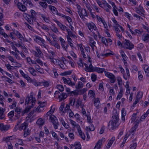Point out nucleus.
Segmentation results:
<instances>
[{
	"instance_id": "4d7b16f0",
	"label": "nucleus",
	"mask_w": 149,
	"mask_h": 149,
	"mask_svg": "<svg viewBox=\"0 0 149 149\" xmlns=\"http://www.w3.org/2000/svg\"><path fill=\"white\" fill-rule=\"evenodd\" d=\"M75 102V98H70V99L69 105L74 106Z\"/></svg>"
},
{
	"instance_id": "c9c22d12",
	"label": "nucleus",
	"mask_w": 149,
	"mask_h": 149,
	"mask_svg": "<svg viewBox=\"0 0 149 149\" xmlns=\"http://www.w3.org/2000/svg\"><path fill=\"white\" fill-rule=\"evenodd\" d=\"M115 137H112L110 140L109 141L108 144L107 146V148H109L111 147L112 144H113L114 141L115 140Z\"/></svg>"
},
{
	"instance_id": "20e7f679",
	"label": "nucleus",
	"mask_w": 149,
	"mask_h": 149,
	"mask_svg": "<svg viewBox=\"0 0 149 149\" xmlns=\"http://www.w3.org/2000/svg\"><path fill=\"white\" fill-rule=\"evenodd\" d=\"M125 41L124 43L123 47L130 50H131L134 48V45L129 40L127 39L125 40Z\"/></svg>"
},
{
	"instance_id": "a878e982",
	"label": "nucleus",
	"mask_w": 149,
	"mask_h": 149,
	"mask_svg": "<svg viewBox=\"0 0 149 149\" xmlns=\"http://www.w3.org/2000/svg\"><path fill=\"white\" fill-rule=\"evenodd\" d=\"M121 111V120L122 121L124 122L125 121V116L126 115V113L125 109L123 108Z\"/></svg>"
},
{
	"instance_id": "bb28decb",
	"label": "nucleus",
	"mask_w": 149,
	"mask_h": 149,
	"mask_svg": "<svg viewBox=\"0 0 149 149\" xmlns=\"http://www.w3.org/2000/svg\"><path fill=\"white\" fill-rule=\"evenodd\" d=\"M66 31L68 33V35L66 36H68L69 37H73L74 38H76V36L68 28Z\"/></svg>"
},
{
	"instance_id": "864d4df0",
	"label": "nucleus",
	"mask_w": 149,
	"mask_h": 149,
	"mask_svg": "<svg viewBox=\"0 0 149 149\" xmlns=\"http://www.w3.org/2000/svg\"><path fill=\"white\" fill-rule=\"evenodd\" d=\"M31 83L33 85L36 86H40V82H37L36 80H32L31 81Z\"/></svg>"
},
{
	"instance_id": "aec40b11",
	"label": "nucleus",
	"mask_w": 149,
	"mask_h": 149,
	"mask_svg": "<svg viewBox=\"0 0 149 149\" xmlns=\"http://www.w3.org/2000/svg\"><path fill=\"white\" fill-rule=\"evenodd\" d=\"M28 124L27 122H25L21 124L20 126L18 127V130H24L28 127Z\"/></svg>"
},
{
	"instance_id": "ddd939ff",
	"label": "nucleus",
	"mask_w": 149,
	"mask_h": 149,
	"mask_svg": "<svg viewBox=\"0 0 149 149\" xmlns=\"http://www.w3.org/2000/svg\"><path fill=\"white\" fill-rule=\"evenodd\" d=\"M136 9L137 13L138 14L142 16L144 15L145 11L142 6H139L138 8H136Z\"/></svg>"
},
{
	"instance_id": "13d9d810",
	"label": "nucleus",
	"mask_w": 149,
	"mask_h": 149,
	"mask_svg": "<svg viewBox=\"0 0 149 149\" xmlns=\"http://www.w3.org/2000/svg\"><path fill=\"white\" fill-rule=\"evenodd\" d=\"M17 103V102L15 100H14V101L12 103V104L11 105H10L9 106V107L11 109H13L14 107H16Z\"/></svg>"
},
{
	"instance_id": "09e8293b",
	"label": "nucleus",
	"mask_w": 149,
	"mask_h": 149,
	"mask_svg": "<svg viewBox=\"0 0 149 149\" xmlns=\"http://www.w3.org/2000/svg\"><path fill=\"white\" fill-rule=\"evenodd\" d=\"M120 54L121 56L123 57L124 61H125V59L127 58L124 52V51L122 50H121L120 52Z\"/></svg>"
},
{
	"instance_id": "37998d69",
	"label": "nucleus",
	"mask_w": 149,
	"mask_h": 149,
	"mask_svg": "<svg viewBox=\"0 0 149 149\" xmlns=\"http://www.w3.org/2000/svg\"><path fill=\"white\" fill-rule=\"evenodd\" d=\"M76 6H77V9L78 10V13L79 14V15H80L82 16L81 12L82 11H83V9H82L81 8V6L79 5L78 4H77L76 5Z\"/></svg>"
},
{
	"instance_id": "5701e85b",
	"label": "nucleus",
	"mask_w": 149,
	"mask_h": 149,
	"mask_svg": "<svg viewBox=\"0 0 149 149\" xmlns=\"http://www.w3.org/2000/svg\"><path fill=\"white\" fill-rule=\"evenodd\" d=\"M36 41H37L38 40H39L41 42V43H42V44L43 45V46L44 47H45L46 49H47V45H46L45 44V41L41 37H40L38 36H36Z\"/></svg>"
},
{
	"instance_id": "f03ea898",
	"label": "nucleus",
	"mask_w": 149,
	"mask_h": 149,
	"mask_svg": "<svg viewBox=\"0 0 149 149\" xmlns=\"http://www.w3.org/2000/svg\"><path fill=\"white\" fill-rule=\"evenodd\" d=\"M54 97L57 99H59V101L61 102L62 100L65 99L68 97L67 94L63 93H61L58 91H55L54 95Z\"/></svg>"
},
{
	"instance_id": "e433bc0d",
	"label": "nucleus",
	"mask_w": 149,
	"mask_h": 149,
	"mask_svg": "<svg viewBox=\"0 0 149 149\" xmlns=\"http://www.w3.org/2000/svg\"><path fill=\"white\" fill-rule=\"evenodd\" d=\"M94 104L97 108L100 106V103L99 98H95L94 100Z\"/></svg>"
},
{
	"instance_id": "9b49d317",
	"label": "nucleus",
	"mask_w": 149,
	"mask_h": 149,
	"mask_svg": "<svg viewBox=\"0 0 149 149\" xmlns=\"http://www.w3.org/2000/svg\"><path fill=\"white\" fill-rule=\"evenodd\" d=\"M102 4L104 8H105L106 11L107 12H109L111 8V6L105 0L103 1Z\"/></svg>"
},
{
	"instance_id": "3c124183",
	"label": "nucleus",
	"mask_w": 149,
	"mask_h": 149,
	"mask_svg": "<svg viewBox=\"0 0 149 149\" xmlns=\"http://www.w3.org/2000/svg\"><path fill=\"white\" fill-rule=\"evenodd\" d=\"M80 136L83 139V140H85V136L83 133L81 131V130H80L78 131Z\"/></svg>"
},
{
	"instance_id": "cd10ccee",
	"label": "nucleus",
	"mask_w": 149,
	"mask_h": 149,
	"mask_svg": "<svg viewBox=\"0 0 149 149\" xmlns=\"http://www.w3.org/2000/svg\"><path fill=\"white\" fill-rule=\"evenodd\" d=\"M31 15H29L28 14H27L26 13H25V14L26 15L29 17H31V18H32L33 19H36V12H35V11L33 10H31L30 11Z\"/></svg>"
},
{
	"instance_id": "8fccbe9b",
	"label": "nucleus",
	"mask_w": 149,
	"mask_h": 149,
	"mask_svg": "<svg viewBox=\"0 0 149 149\" xmlns=\"http://www.w3.org/2000/svg\"><path fill=\"white\" fill-rule=\"evenodd\" d=\"M125 69H126L127 75V77H125V76L124 75H123V77L125 80H127V78H129L130 77V71H129L128 68H126Z\"/></svg>"
},
{
	"instance_id": "a19ab883",
	"label": "nucleus",
	"mask_w": 149,
	"mask_h": 149,
	"mask_svg": "<svg viewBox=\"0 0 149 149\" xmlns=\"http://www.w3.org/2000/svg\"><path fill=\"white\" fill-rule=\"evenodd\" d=\"M101 41L106 46H108L107 40L104 37H102L101 38Z\"/></svg>"
},
{
	"instance_id": "c03bdc74",
	"label": "nucleus",
	"mask_w": 149,
	"mask_h": 149,
	"mask_svg": "<svg viewBox=\"0 0 149 149\" xmlns=\"http://www.w3.org/2000/svg\"><path fill=\"white\" fill-rule=\"evenodd\" d=\"M24 130V137H27L30 134V131L29 129H26Z\"/></svg>"
},
{
	"instance_id": "2f4dec72",
	"label": "nucleus",
	"mask_w": 149,
	"mask_h": 149,
	"mask_svg": "<svg viewBox=\"0 0 149 149\" xmlns=\"http://www.w3.org/2000/svg\"><path fill=\"white\" fill-rule=\"evenodd\" d=\"M28 70L30 73L34 76H36L37 75L35 72H36V70L33 67H29L28 68Z\"/></svg>"
},
{
	"instance_id": "423d86ee",
	"label": "nucleus",
	"mask_w": 149,
	"mask_h": 149,
	"mask_svg": "<svg viewBox=\"0 0 149 149\" xmlns=\"http://www.w3.org/2000/svg\"><path fill=\"white\" fill-rule=\"evenodd\" d=\"M84 65L85 67V70L87 72H95V68L96 67H93L91 63L89 65L86 63H84Z\"/></svg>"
},
{
	"instance_id": "f8f14e48",
	"label": "nucleus",
	"mask_w": 149,
	"mask_h": 149,
	"mask_svg": "<svg viewBox=\"0 0 149 149\" xmlns=\"http://www.w3.org/2000/svg\"><path fill=\"white\" fill-rule=\"evenodd\" d=\"M62 79L65 84H67L72 86H73L75 85V84L74 83L72 82L71 81L69 78H66L65 77H62Z\"/></svg>"
},
{
	"instance_id": "e2e57ef3",
	"label": "nucleus",
	"mask_w": 149,
	"mask_h": 149,
	"mask_svg": "<svg viewBox=\"0 0 149 149\" xmlns=\"http://www.w3.org/2000/svg\"><path fill=\"white\" fill-rule=\"evenodd\" d=\"M43 109L41 108L39 106H38L36 109V111L37 113H39L42 112L43 110Z\"/></svg>"
},
{
	"instance_id": "f704fd0d",
	"label": "nucleus",
	"mask_w": 149,
	"mask_h": 149,
	"mask_svg": "<svg viewBox=\"0 0 149 149\" xmlns=\"http://www.w3.org/2000/svg\"><path fill=\"white\" fill-rule=\"evenodd\" d=\"M105 69L104 68H100L96 67L95 68V72H96L99 73H102L104 72H105Z\"/></svg>"
},
{
	"instance_id": "bf43d9fd",
	"label": "nucleus",
	"mask_w": 149,
	"mask_h": 149,
	"mask_svg": "<svg viewBox=\"0 0 149 149\" xmlns=\"http://www.w3.org/2000/svg\"><path fill=\"white\" fill-rule=\"evenodd\" d=\"M50 133L52 135V136L55 139L58 140V136L57 134L54 132L53 131H50Z\"/></svg>"
},
{
	"instance_id": "9d476101",
	"label": "nucleus",
	"mask_w": 149,
	"mask_h": 149,
	"mask_svg": "<svg viewBox=\"0 0 149 149\" xmlns=\"http://www.w3.org/2000/svg\"><path fill=\"white\" fill-rule=\"evenodd\" d=\"M38 15L42 18L44 21L46 23H49L50 21L49 16L45 13H39Z\"/></svg>"
},
{
	"instance_id": "58836bf2",
	"label": "nucleus",
	"mask_w": 149,
	"mask_h": 149,
	"mask_svg": "<svg viewBox=\"0 0 149 149\" xmlns=\"http://www.w3.org/2000/svg\"><path fill=\"white\" fill-rule=\"evenodd\" d=\"M83 87V83L80 81L78 82L77 84L75 86V88L77 89H79Z\"/></svg>"
},
{
	"instance_id": "a211bd4d",
	"label": "nucleus",
	"mask_w": 149,
	"mask_h": 149,
	"mask_svg": "<svg viewBox=\"0 0 149 149\" xmlns=\"http://www.w3.org/2000/svg\"><path fill=\"white\" fill-rule=\"evenodd\" d=\"M10 126L8 125H4L3 123L0 124V130L6 131L9 129Z\"/></svg>"
},
{
	"instance_id": "dca6fc26",
	"label": "nucleus",
	"mask_w": 149,
	"mask_h": 149,
	"mask_svg": "<svg viewBox=\"0 0 149 149\" xmlns=\"http://www.w3.org/2000/svg\"><path fill=\"white\" fill-rule=\"evenodd\" d=\"M70 121L73 127L76 128L78 131L81 130L80 126L77 123L75 122L71 119H70Z\"/></svg>"
},
{
	"instance_id": "ea45409f",
	"label": "nucleus",
	"mask_w": 149,
	"mask_h": 149,
	"mask_svg": "<svg viewBox=\"0 0 149 149\" xmlns=\"http://www.w3.org/2000/svg\"><path fill=\"white\" fill-rule=\"evenodd\" d=\"M59 40L61 42V45L63 48H64V46L65 44L66 43L64 39H63L62 37H60L59 38Z\"/></svg>"
},
{
	"instance_id": "6ab92c4d",
	"label": "nucleus",
	"mask_w": 149,
	"mask_h": 149,
	"mask_svg": "<svg viewBox=\"0 0 149 149\" xmlns=\"http://www.w3.org/2000/svg\"><path fill=\"white\" fill-rule=\"evenodd\" d=\"M138 123H136L132 127L129 131V134L128 135V136H129L130 134H132V135H134V132L136 131V128L138 127Z\"/></svg>"
},
{
	"instance_id": "7ed1b4c3",
	"label": "nucleus",
	"mask_w": 149,
	"mask_h": 149,
	"mask_svg": "<svg viewBox=\"0 0 149 149\" xmlns=\"http://www.w3.org/2000/svg\"><path fill=\"white\" fill-rule=\"evenodd\" d=\"M49 120L52 123L54 128L55 129H57L58 126L59 125V123L57 118L53 115H51L49 116Z\"/></svg>"
},
{
	"instance_id": "052dcab7",
	"label": "nucleus",
	"mask_w": 149,
	"mask_h": 149,
	"mask_svg": "<svg viewBox=\"0 0 149 149\" xmlns=\"http://www.w3.org/2000/svg\"><path fill=\"white\" fill-rule=\"evenodd\" d=\"M88 94L90 97L92 98H93L95 97V94L92 90H89L88 92Z\"/></svg>"
},
{
	"instance_id": "69168bd1",
	"label": "nucleus",
	"mask_w": 149,
	"mask_h": 149,
	"mask_svg": "<svg viewBox=\"0 0 149 149\" xmlns=\"http://www.w3.org/2000/svg\"><path fill=\"white\" fill-rule=\"evenodd\" d=\"M91 79L93 81H95L97 79L96 75L95 74H91Z\"/></svg>"
},
{
	"instance_id": "6e6d98bb",
	"label": "nucleus",
	"mask_w": 149,
	"mask_h": 149,
	"mask_svg": "<svg viewBox=\"0 0 149 149\" xmlns=\"http://www.w3.org/2000/svg\"><path fill=\"white\" fill-rule=\"evenodd\" d=\"M72 71L69 70L67 71H65L62 73L61 74V75L62 76H66L70 75L72 73Z\"/></svg>"
},
{
	"instance_id": "c756f323",
	"label": "nucleus",
	"mask_w": 149,
	"mask_h": 149,
	"mask_svg": "<svg viewBox=\"0 0 149 149\" xmlns=\"http://www.w3.org/2000/svg\"><path fill=\"white\" fill-rule=\"evenodd\" d=\"M35 67L36 70L41 74H42L44 73L43 69L41 68L38 65H36L35 66Z\"/></svg>"
},
{
	"instance_id": "c85d7f7f",
	"label": "nucleus",
	"mask_w": 149,
	"mask_h": 149,
	"mask_svg": "<svg viewBox=\"0 0 149 149\" xmlns=\"http://www.w3.org/2000/svg\"><path fill=\"white\" fill-rule=\"evenodd\" d=\"M83 11H82L81 12L82 17L80 15H79V16H80L81 18L82 19H84L85 18L84 17H88V15L86 9H83Z\"/></svg>"
},
{
	"instance_id": "49530a36",
	"label": "nucleus",
	"mask_w": 149,
	"mask_h": 149,
	"mask_svg": "<svg viewBox=\"0 0 149 149\" xmlns=\"http://www.w3.org/2000/svg\"><path fill=\"white\" fill-rule=\"evenodd\" d=\"M39 4L44 8L46 9L47 7V4L45 2L40 1L39 2Z\"/></svg>"
},
{
	"instance_id": "7c9ffc66",
	"label": "nucleus",
	"mask_w": 149,
	"mask_h": 149,
	"mask_svg": "<svg viewBox=\"0 0 149 149\" xmlns=\"http://www.w3.org/2000/svg\"><path fill=\"white\" fill-rule=\"evenodd\" d=\"M104 139V138L103 139L102 138V140H99L95 146L94 148V149H100L101 146L102 145V140Z\"/></svg>"
},
{
	"instance_id": "412c9836",
	"label": "nucleus",
	"mask_w": 149,
	"mask_h": 149,
	"mask_svg": "<svg viewBox=\"0 0 149 149\" xmlns=\"http://www.w3.org/2000/svg\"><path fill=\"white\" fill-rule=\"evenodd\" d=\"M79 47H80V50L81 52V54L82 55L83 57L84 58H86V55L85 54L84 50L83 47V45L82 44H80L78 45Z\"/></svg>"
},
{
	"instance_id": "a18cd8bd",
	"label": "nucleus",
	"mask_w": 149,
	"mask_h": 149,
	"mask_svg": "<svg viewBox=\"0 0 149 149\" xmlns=\"http://www.w3.org/2000/svg\"><path fill=\"white\" fill-rule=\"evenodd\" d=\"M0 34L2 35L5 38H7L8 37V35L3 32V30L0 27Z\"/></svg>"
},
{
	"instance_id": "5fc2aeb1",
	"label": "nucleus",
	"mask_w": 149,
	"mask_h": 149,
	"mask_svg": "<svg viewBox=\"0 0 149 149\" xmlns=\"http://www.w3.org/2000/svg\"><path fill=\"white\" fill-rule=\"evenodd\" d=\"M89 45H95L96 43L94 41L93 38L90 37L89 40Z\"/></svg>"
},
{
	"instance_id": "473e14b6",
	"label": "nucleus",
	"mask_w": 149,
	"mask_h": 149,
	"mask_svg": "<svg viewBox=\"0 0 149 149\" xmlns=\"http://www.w3.org/2000/svg\"><path fill=\"white\" fill-rule=\"evenodd\" d=\"M4 111L3 109L0 107V119H3L5 118V116L4 112Z\"/></svg>"
},
{
	"instance_id": "338daca9",
	"label": "nucleus",
	"mask_w": 149,
	"mask_h": 149,
	"mask_svg": "<svg viewBox=\"0 0 149 149\" xmlns=\"http://www.w3.org/2000/svg\"><path fill=\"white\" fill-rule=\"evenodd\" d=\"M70 24H72V19L69 16H66L65 18Z\"/></svg>"
},
{
	"instance_id": "393cba45",
	"label": "nucleus",
	"mask_w": 149,
	"mask_h": 149,
	"mask_svg": "<svg viewBox=\"0 0 149 149\" xmlns=\"http://www.w3.org/2000/svg\"><path fill=\"white\" fill-rule=\"evenodd\" d=\"M1 78L3 79V80L7 82L10 84H13L14 83V81L10 79L5 76H3L1 77Z\"/></svg>"
},
{
	"instance_id": "774afa93",
	"label": "nucleus",
	"mask_w": 149,
	"mask_h": 149,
	"mask_svg": "<svg viewBox=\"0 0 149 149\" xmlns=\"http://www.w3.org/2000/svg\"><path fill=\"white\" fill-rule=\"evenodd\" d=\"M22 111V108L19 107H17L15 110L16 112L18 114H20L21 113Z\"/></svg>"
},
{
	"instance_id": "680f3d73",
	"label": "nucleus",
	"mask_w": 149,
	"mask_h": 149,
	"mask_svg": "<svg viewBox=\"0 0 149 149\" xmlns=\"http://www.w3.org/2000/svg\"><path fill=\"white\" fill-rule=\"evenodd\" d=\"M40 86H43L45 87H47L49 86V84L48 82L47 81L40 82Z\"/></svg>"
},
{
	"instance_id": "de8ad7c7",
	"label": "nucleus",
	"mask_w": 149,
	"mask_h": 149,
	"mask_svg": "<svg viewBox=\"0 0 149 149\" xmlns=\"http://www.w3.org/2000/svg\"><path fill=\"white\" fill-rule=\"evenodd\" d=\"M82 103V101L79 99H77L76 102L75 107L77 108H79L81 103Z\"/></svg>"
},
{
	"instance_id": "f257e3e1",
	"label": "nucleus",
	"mask_w": 149,
	"mask_h": 149,
	"mask_svg": "<svg viewBox=\"0 0 149 149\" xmlns=\"http://www.w3.org/2000/svg\"><path fill=\"white\" fill-rule=\"evenodd\" d=\"M119 125L118 116V114L116 113L112 116V120L109 122L108 126L110 127V128L112 130H113L117 128Z\"/></svg>"
},
{
	"instance_id": "0eeeda50",
	"label": "nucleus",
	"mask_w": 149,
	"mask_h": 149,
	"mask_svg": "<svg viewBox=\"0 0 149 149\" xmlns=\"http://www.w3.org/2000/svg\"><path fill=\"white\" fill-rule=\"evenodd\" d=\"M13 33L17 37L21 42L24 41H27V40H25L22 35L18 31L14 30L13 31Z\"/></svg>"
},
{
	"instance_id": "79ce46f5",
	"label": "nucleus",
	"mask_w": 149,
	"mask_h": 149,
	"mask_svg": "<svg viewBox=\"0 0 149 149\" xmlns=\"http://www.w3.org/2000/svg\"><path fill=\"white\" fill-rule=\"evenodd\" d=\"M110 51L111 52L106 53L105 54H102L101 56L102 57L104 56L106 57L114 54V53L112 51Z\"/></svg>"
},
{
	"instance_id": "1a4fd4ad",
	"label": "nucleus",
	"mask_w": 149,
	"mask_h": 149,
	"mask_svg": "<svg viewBox=\"0 0 149 149\" xmlns=\"http://www.w3.org/2000/svg\"><path fill=\"white\" fill-rule=\"evenodd\" d=\"M105 75L108 78L110 79V82L113 83L115 82V78L114 74L109 72H105Z\"/></svg>"
},
{
	"instance_id": "72a5a7b5",
	"label": "nucleus",
	"mask_w": 149,
	"mask_h": 149,
	"mask_svg": "<svg viewBox=\"0 0 149 149\" xmlns=\"http://www.w3.org/2000/svg\"><path fill=\"white\" fill-rule=\"evenodd\" d=\"M44 123L45 122L42 118H39L37 120L36 124L38 125L41 126L44 125Z\"/></svg>"
},
{
	"instance_id": "603ef678",
	"label": "nucleus",
	"mask_w": 149,
	"mask_h": 149,
	"mask_svg": "<svg viewBox=\"0 0 149 149\" xmlns=\"http://www.w3.org/2000/svg\"><path fill=\"white\" fill-rule=\"evenodd\" d=\"M32 53L37 58H39L41 56V54H38L37 52L36 51L33 50Z\"/></svg>"
},
{
	"instance_id": "4468645a",
	"label": "nucleus",
	"mask_w": 149,
	"mask_h": 149,
	"mask_svg": "<svg viewBox=\"0 0 149 149\" xmlns=\"http://www.w3.org/2000/svg\"><path fill=\"white\" fill-rule=\"evenodd\" d=\"M17 5L18 8L21 11L24 12L27 9L25 6V5H23L22 3L20 2H18Z\"/></svg>"
},
{
	"instance_id": "2eb2a0df",
	"label": "nucleus",
	"mask_w": 149,
	"mask_h": 149,
	"mask_svg": "<svg viewBox=\"0 0 149 149\" xmlns=\"http://www.w3.org/2000/svg\"><path fill=\"white\" fill-rule=\"evenodd\" d=\"M71 149H81V144L79 142H75L73 145L70 146Z\"/></svg>"
},
{
	"instance_id": "6e6552de",
	"label": "nucleus",
	"mask_w": 149,
	"mask_h": 149,
	"mask_svg": "<svg viewBox=\"0 0 149 149\" xmlns=\"http://www.w3.org/2000/svg\"><path fill=\"white\" fill-rule=\"evenodd\" d=\"M86 25L88 27L89 30L91 32L93 30L96 31L97 30V29L96 25L92 22L87 23Z\"/></svg>"
},
{
	"instance_id": "f3484780",
	"label": "nucleus",
	"mask_w": 149,
	"mask_h": 149,
	"mask_svg": "<svg viewBox=\"0 0 149 149\" xmlns=\"http://www.w3.org/2000/svg\"><path fill=\"white\" fill-rule=\"evenodd\" d=\"M54 22L56 23L58 26L61 29L62 31H65V30H66V29H68V28L67 27L63 25L59 21L55 20H54Z\"/></svg>"
},
{
	"instance_id": "b1692460",
	"label": "nucleus",
	"mask_w": 149,
	"mask_h": 149,
	"mask_svg": "<svg viewBox=\"0 0 149 149\" xmlns=\"http://www.w3.org/2000/svg\"><path fill=\"white\" fill-rule=\"evenodd\" d=\"M142 40L146 42H149V34H145L143 35L142 37Z\"/></svg>"
},
{
	"instance_id": "0e129e2a",
	"label": "nucleus",
	"mask_w": 149,
	"mask_h": 149,
	"mask_svg": "<svg viewBox=\"0 0 149 149\" xmlns=\"http://www.w3.org/2000/svg\"><path fill=\"white\" fill-rule=\"evenodd\" d=\"M111 20L116 27H119V26H120V25L119 24L118 22L117 21L114 17L112 18Z\"/></svg>"
},
{
	"instance_id": "4be33fe9",
	"label": "nucleus",
	"mask_w": 149,
	"mask_h": 149,
	"mask_svg": "<svg viewBox=\"0 0 149 149\" xmlns=\"http://www.w3.org/2000/svg\"><path fill=\"white\" fill-rule=\"evenodd\" d=\"M48 6L49 9L52 11L54 14L57 15V14H58V12L54 6L51 5H49Z\"/></svg>"
},
{
	"instance_id": "4c0bfd02",
	"label": "nucleus",
	"mask_w": 149,
	"mask_h": 149,
	"mask_svg": "<svg viewBox=\"0 0 149 149\" xmlns=\"http://www.w3.org/2000/svg\"><path fill=\"white\" fill-rule=\"evenodd\" d=\"M19 72L22 76L26 79L27 80H29L31 79L30 78L27 74H25L22 70H20Z\"/></svg>"
},
{
	"instance_id": "39448f33",
	"label": "nucleus",
	"mask_w": 149,
	"mask_h": 149,
	"mask_svg": "<svg viewBox=\"0 0 149 149\" xmlns=\"http://www.w3.org/2000/svg\"><path fill=\"white\" fill-rule=\"evenodd\" d=\"M36 100L33 98V96L32 95H30L29 97H26L25 100V104H28L29 102H30L31 104V107L33 106L36 102Z\"/></svg>"
}]
</instances>
